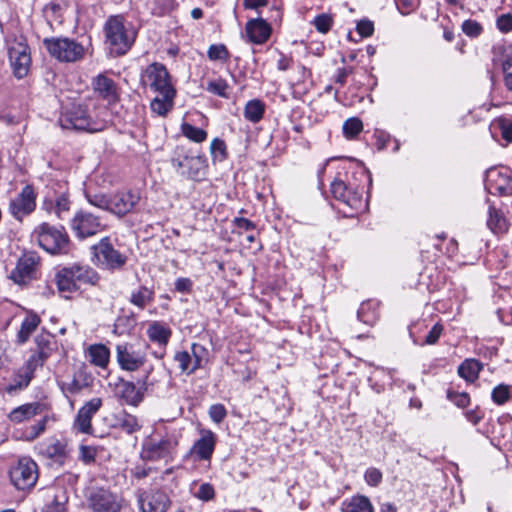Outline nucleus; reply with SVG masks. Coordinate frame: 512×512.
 Returning <instances> with one entry per match:
<instances>
[{
	"instance_id": "18",
	"label": "nucleus",
	"mask_w": 512,
	"mask_h": 512,
	"mask_svg": "<svg viewBox=\"0 0 512 512\" xmlns=\"http://www.w3.org/2000/svg\"><path fill=\"white\" fill-rule=\"evenodd\" d=\"M101 406L102 400L100 398H93L79 409L75 419V426L81 433L89 434L91 432L92 417Z\"/></svg>"
},
{
	"instance_id": "46",
	"label": "nucleus",
	"mask_w": 512,
	"mask_h": 512,
	"mask_svg": "<svg viewBox=\"0 0 512 512\" xmlns=\"http://www.w3.org/2000/svg\"><path fill=\"white\" fill-rule=\"evenodd\" d=\"M174 360L178 364V368L181 372L192 373L197 368H193V360L190 354L186 351L178 352L174 356Z\"/></svg>"
},
{
	"instance_id": "2",
	"label": "nucleus",
	"mask_w": 512,
	"mask_h": 512,
	"mask_svg": "<svg viewBox=\"0 0 512 512\" xmlns=\"http://www.w3.org/2000/svg\"><path fill=\"white\" fill-rule=\"evenodd\" d=\"M105 44L113 56L126 54L135 42L137 32L123 16H110L104 25Z\"/></svg>"
},
{
	"instance_id": "21",
	"label": "nucleus",
	"mask_w": 512,
	"mask_h": 512,
	"mask_svg": "<svg viewBox=\"0 0 512 512\" xmlns=\"http://www.w3.org/2000/svg\"><path fill=\"white\" fill-rule=\"evenodd\" d=\"M33 361H26L14 374L13 382L6 388L8 393L21 391L27 388L34 378L37 366L32 364Z\"/></svg>"
},
{
	"instance_id": "20",
	"label": "nucleus",
	"mask_w": 512,
	"mask_h": 512,
	"mask_svg": "<svg viewBox=\"0 0 512 512\" xmlns=\"http://www.w3.org/2000/svg\"><path fill=\"white\" fill-rule=\"evenodd\" d=\"M246 35L254 44L265 43L271 35V26L263 19H251L246 23Z\"/></svg>"
},
{
	"instance_id": "43",
	"label": "nucleus",
	"mask_w": 512,
	"mask_h": 512,
	"mask_svg": "<svg viewBox=\"0 0 512 512\" xmlns=\"http://www.w3.org/2000/svg\"><path fill=\"white\" fill-rule=\"evenodd\" d=\"M228 88L229 85L227 84V82L224 79L218 78L215 80L208 81L205 89L211 94L217 95L222 98H228Z\"/></svg>"
},
{
	"instance_id": "50",
	"label": "nucleus",
	"mask_w": 512,
	"mask_h": 512,
	"mask_svg": "<svg viewBox=\"0 0 512 512\" xmlns=\"http://www.w3.org/2000/svg\"><path fill=\"white\" fill-rule=\"evenodd\" d=\"M120 427L127 433L131 434L140 429V425L135 416L130 414H124L123 417L119 419Z\"/></svg>"
},
{
	"instance_id": "4",
	"label": "nucleus",
	"mask_w": 512,
	"mask_h": 512,
	"mask_svg": "<svg viewBox=\"0 0 512 512\" xmlns=\"http://www.w3.org/2000/svg\"><path fill=\"white\" fill-rule=\"evenodd\" d=\"M32 237L35 238L41 248L52 255H63L69 252L70 239L63 226H53L42 223L37 226Z\"/></svg>"
},
{
	"instance_id": "49",
	"label": "nucleus",
	"mask_w": 512,
	"mask_h": 512,
	"mask_svg": "<svg viewBox=\"0 0 512 512\" xmlns=\"http://www.w3.org/2000/svg\"><path fill=\"white\" fill-rule=\"evenodd\" d=\"M48 418L44 417L39 420L36 424L30 426L26 431V440L33 441L43 434L46 430Z\"/></svg>"
},
{
	"instance_id": "44",
	"label": "nucleus",
	"mask_w": 512,
	"mask_h": 512,
	"mask_svg": "<svg viewBox=\"0 0 512 512\" xmlns=\"http://www.w3.org/2000/svg\"><path fill=\"white\" fill-rule=\"evenodd\" d=\"M363 130V123L357 117L347 119L343 124V133L346 138L352 139Z\"/></svg>"
},
{
	"instance_id": "38",
	"label": "nucleus",
	"mask_w": 512,
	"mask_h": 512,
	"mask_svg": "<svg viewBox=\"0 0 512 512\" xmlns=\"http://www.w3.org/2000/svg\"><path fill=\"white\" fill-rule=\"evenodd\" d=\"M154 292L145 286L133 290L130 295V302L139 307H146L153 300Z\"/></svg>"
},
{
	"instance_id": "37",
	"label": "nucleus",
	"mask_w": 512,
	"mask_h": 512,
	"mask_svg": "<svg viewBox=\"0 0 512 512\" xmlns=\"http://www.w3.org/2000/svg\"><path fill=\"white\" fill-rule=\"evenodd\" d=\"M265 113V104L259 99H253L246 103L244 117L252 123H258Z\"/></svg>"
},
{
	"instance_id": "22",
	"label": "nucleus",
	"mask_w": 512,
	"mask_h": 512,
	"mask_svg": "<svg viewBox=\"0 0 512 512\" xmlns=\"http://www.w3.org/2000/svg\"><path fill=\"white\" fill-rule=\"evenodd\" d=\"M36 194L31 185H26L16 199L11 203L12 211L15 215H27L31 213L36 206Z\"/></svg>"
},
{
	"instance_id": "60",
	"label": "nucleus",
	"mask_w": 512,
	"mask_h": 512,
	"mask_svg": "<svg viewBox=\"0 0 512 512\" xmlns=\"http://www.w3.org/2000/svg\"><path fill=\"white\" fill-rule=\"evenodd\" d=\"M398 10L407 15L414 11L420 4V0H395Z\"/></svg>"
},
{
	"instance_id": "62",
	"label": "nucleus",
	"mask_w": 512,
	"mask_h": 512,
	"mask_svg": "<svg viewBox=\"0 0 512 512\" xmlns=\"http://www.w3.org/2000/svg\"><path fill=\"white\" fill-rule=\"evenodd\" d=\"M140 509L142 512H160L159 511V503L158 501H153L148 496L147 497H141L140 500Z\"/></svg>"
},
{
	"instance_id": "31",
	"label": "nucleus",
	"mask_w": 512,
	"mask_h": 512,
	"mask_svg": "<svg viewBox=\"0 0 512 512\" xmlns=\"http://www.w3.org/2000/svg\"><path fill=\"white\" fill-rule=\"evenodd\" d=\"M40 323L41 319L36 313L28 312L21 323L20 330L17 333V343L20 345L25 344Z\"/></svg>"
},
{
	"instance_id": "61",
	"label": "nucleus",
	"mask_w": 512,
	"mask_h": 512,
	"mask_svg": "<svg viewBox=\"0 0 512 512\" xmlns=\"http://www.w3.org/2000/svg\"><path fill=\"white\" fill-rule=\"evenodd\" d=\"M442 332H443V326L440 323H436L431 328V330L429 331L427 336L425 337L424 344H427V345L435 344L439 340Z\"/></svg>"
},
{
	"instance_id": "19",
	"label": "nucleus",
	"mask_w": 512,
	"mask_h": 512,
	"mask_svg": "<svg viewBox=\"0 0 512 512\" xmlns=\"http://www.w3.org/2000/svg\"><path fill=\"white\" fill-rule=\"evenodd\" d=\"M116 350L117 360L122 369L135 371L143 365V356L139 352H136L132 346L127 344L117 345Z\"/></svg>"
},
{
	"instance_id": "34",
	"label": "nucleus",
	"mask_w": 512,
	"mask_h": 512,
	"mask_svg": "<svg viewBox=\"0 0 512 512\" xmlns=\"http://www.w3.org/2000/svg\"><path fill=\"white\" fill-rule=\"evenodd\" d=\"M358 319L367 325H374L379 318L378 302L368 300L361 303L357 311Z\"/></svg>"
},
{
	"instance_id": "42",
	"label": "nucleus",
	"mask_w": 512,
	"mask_h": 512,
	"mask_svg": "<svg viewBox=\"0 0 512 512\" xmlns=\"http://www.w3.org/2000/svg\"><path fill=\"white\" fill-rule=\"evenodd\" d=\"M512 397V386L507 384H499L491 393L493 402L497 405H503Z\"/></svg>"
},
{
	"instance_id": "3",
	"label": "nucleus",
	"mask_w": 512,
	"mask_h": 512,
	"mask_svg": "<svg viewBox=\"0 0 512 512\" xmlns=\"http://www.w3.org/2000/svg\"><path fill=\"white\" fill-rule=\"evenodd\" d=\"M170 161L179 175L196 181L205 176L208 167L204 154L194 153L183 145L175 148Z\"/></svg>"
},
{
	"instance_id": "29",
	"label": "nucleus",
	"mask_w": 512,
	"mask_h": 512,
	"mask_svg": "<svg viewBox=\"0 0 512 512\" xmlns=\"http://www.w3.org/2000/svg\"><path fill=\"white\" fill-rule=\"evenodd\" d=\"M175 96L176 89L171 83V77L167 69L162 65V116L172 109Z\"/></svg>"
},
{
	"instance_id": "47",
	"label": "nucleus",
	"mask_w": 512,
	"mask_h": 512,
	"mask_svg": "<svg viewBox=\"0 0 512 512\" xmlns=\"http://www.w3.org/2000/svg\"><path fill=\"white\" fill-rule=\"evenodd\" d=\"M193 354V368H200L207 361L208 351L207 349L200 345L194 343L191 347Z\"/></svg>"
},
{
	"instance_id": "36",
	"label": "nucleus",
	"mask_w": 512,
	"mask_h": 512,
	"mask_svg": "<svg viewBox=\"0 0 512 512\" xmlns=\"http://www.w3.org/2000/svg\"><path fill=\"white\" fill-rule=\"evenodd\" d=\"M482 369V364L475 359H467L458 367V374L468 382H474Z\"/></svg>"
},
{
	"instance_id": "10",
	"label": "nucleus",
	"mask_w": 512,
	"mask_h": 512,
	"mask_svg": "<svg viewBox=\"0 0 512 512\" xmlns=\"http://www.w3.org/2000/svg\"><path fill=\"white\" fill-rule=\"evenodd\" d=\"M512 171L507 167L490 168L486 172L485 187L490 194L509 195L512 192Z\"/></svg>"
},
{
	"instance_id": "14",
	"label": "nucleus",
	"mask_w": 512,
	"mask_h": 512,
	"mask_svg": "<svg viewBox=\"0 0 512 512\" xmlns=\"http://www.w3.org/2000/svg\"><path fill=\"white\" fill-rule=\"evenodd\" d=\"M38 454L43 458L62 466L68 458L67 444L63 440L51 437L38 443Z\"/></svg>"
},
{
	"instance_id": "30",
	"label": "nucleus",
	"mask_w": 512,
	"mask_h": 512,
	"mask_svg": "<svg viewBox=\"0 0 512 512\" xmlns=\"http://www.w3.org/2000/svg\"><path fill=\"white\" fill-rule=\"evenodd\" d=\"M141 85L155 93L160 92V66L157 62L150 64L141 74Z\"/></svg>"
},
{
	"instance_id": "26",
	"label": "nucleus",
	"mask_w": 512,
	"mask_h": 512,
	"mask_svg": "<svg viewBox=\"0 0 512 512\" xmlns=\"http://www.w3.org/2000/svg\"><path fill=\"white\" fill-rule=\"evenodd\" d=\"M116 396L126 404L137 406L142 401V394L132 382L120 380L116 384Z\"/></svg>"
},
{
	"instance_id": "25",
	"label": "nucleus",
	"mask_w": 512,
	"mask_h": 512,
	"mask_svg": "<svg viewBox=\"0 0 512 512\" xmlns=\"http://www.w3.org/2000/svg\"><path fill=\"white\" fill-rule=\"evenodd\" d=\"M91 383V377L87 375L84 371L78 370L73 374L72 379L69 381H58V385L60 389L65 394H77L82 389L88 387Z\"/></svg>"
},
{
	"instance_id": "52",
	"label": "nucleus",
	"mask_w": 512,
	"mask_h": 512,
	"mask_svg": "<svg viewBox=\"0 0 512 512\" xmlns=\"http://www.w3.org/2000/svg\"><path fill=\"white\" fill-rule=\"evenodd\" d=\"M503 81L506 89L512 93V56L507 57L502 63Z\"/></svg>"
},
{
	"instance_id": "28",
	"label": "nucleus",
	"mask_w": 512,
	"mask_h": 512,
	"mask_svg": "<svg viewBox=\"0 0 512 512\" xmlns=\"http://www.w3.org/2000/svg\"><path fill=\"white\" fill-rule=\"evenodd\" d=\"M43 408L44 405L39 402L26 403L14 408L8 417L13 423H21L40 414Z\"/></svg>"
},
{
	"instance_id": "63",
	"label": "nucleus",
	"mask_w": 512,
	"mask_h": 512,
	"mask_svg": "<svg viewBox=\"0 0 512 512\" xmlns=\"http://www.w3.org/2000/svg\"><path fill=\"white\" fill-rule=\"evenodd\" d=\"M502 137L507 142H512V122L506 119H501L498 123Z\"/></svg>"
},
{
	"instance_id": "57",
	"label": "nucleus",
	"mask_w": 512,
	"mask_h": 512,
	"mask_svg": "<svg viewBox=\"0 0 512 512\" xmlns=\"http://www.w3.org/2000/svg\"><path fill=\"white\" fill-rule=\"evenodd\" d=\"M226 415V408L222 404H214L209 408V416L215 423L222 422Z\"/></svg>"
},
{
	"instance_id": "56",
	"label": "nucleus",
	"mask_w": 512,
	"mask_h": 512,
	"mask_svg": "<svg viewBox=\"0 0 512 512\" xmlns=\"http://www.w3.org/2000/svg\"><path fill=\"white\" fill-rule=\"evenodd\" d=\"M364 477L368 485L375 487L381 483L383 476L379 469L371 467L366 470Z\"/></svg>"
},
{
	"instance_id": "45",
	"label": "nucleus",
	"mask_w": 512,
	"mask_h": 512,
	"mask_svg": "<svg viewBox=\"0 0 512 512\" xmlns=\"http://www.w3.org/2000/svg\"><path fill=\"white\" fill-rule=\"evenodd\" d=\"M210 152L213 161L222 162L227 158L226 144L219 138H214L210 144Z\"/></svg>"
},
{
	"instance_id": "11",
	"label": "nucleus",
	"mask_w": 512,
	"mask_h": 512,
	"mask_svg": "<svg viewBox=\"0 0 512 512\" xmlns=\"http://www.w3.org/2000/svg\"><path fill=\"white\" fill-rule=\"evenodd\" d=\"M94 256L99 265L107 269H120L126 263V256L116 250L108 238H103L97 245L92 247Z\"/></svg>"
},
{
	"instance_id": "5",
	"label": "nucleus",
	"mask_w": 512,
	"mask_h": 512,
	"mask_svg": "<svg viewBox=\"0 0 512 512\" xmlns=\"http://www.w3.org/2000/svg\"><path fill=\"white\" fill-rule=\"evenodd\" d=\"M363 191V186L349 179L335 178L330 185L332 196L350 210L349 216L351 217L367 208V202L363 199Z\"/></svg>"
},
{
	"instance_id": "13",
	"label": "nucleus",
	"mask_w": 512,
	"mask_h": 512,
	"mask_svg": "<svg viewBox=\"0 0 512 512\" xmlns=\"http://www.w3.org/2000/svg\"><path fill=\"white\" fill-rule=\"evenodd\" d=\"M8 54L14 75L17 78L25 77L31 64L29 47L22 42H15L9 47Z\"/></svg>"
},
{
	"instance_id": "35",
	"label": "nucleus",
	"mask_w": 512,
	"mask_h": 512,
	"mask_svg": "<svg viewBox=\"0 0 512 512\" xmlns=\"http://www.w3.org/2000/svg\"><path fill=\"white\" fill-rule=\"evenodd\" d=\"M488 228L496 234L505 233L508 230V222L501 210L490 206L487 219Z\"/></svg>"
},
{
	"instance_id": "40",
	"label": "nucleus",
	"mask_w": 512,
	"mask_h": 512,
	"mask_svg": "<svg viewBox=\"0 0 512 512\" xmlns=\"http://www.w3.org/2000/svg\"><path fill=\"white\" fill-rule=\"evenodd\" d=\"M85 198L90 205L110 212L111 196L104 193H94L87 190L85 191Z\"/></svg>"
},
{
	"instance_id": "17",
	"label": "nucleus",
	"mask_w": 512,
	"mask_h": 512,
	"mask_svg": "<svg viewBox=\"0 0 512 512\" xmlns=\"http://www.w3.org/2000/svg\"><path fill=\"white\" fill-rule=\"evenodd\" d=\"M36 349L28 358L35 366L42 367L45 361L52 355L55 343L49 333H42L35 337Z\"/></svg>"
},
{
	"instance_id": "58",
	"label": "nucleus",
	"mask_w": 512,
	"mask_h": 512,
	"mask_svg": "<svg viewBox=\"0 0 512 512\" xmlns=\"http://www.w3.org/2000/svg\"><path fill=\"white\" fill-rule=\"evenodd\" d=\"M447 396L449 400H451L453 403H455L458 407L464 408L466 407L470 402V397L465 392H452L448 391Z\"/></svg>"
},
{
	"instance_id": "48",
	"label": "nucleus",
	"mask_w": 512,
	"mask_h": 512,
	"mask_svg": "<svg viewBox=\"0 0 512 512\" xmlns=\"http://www.w3.org/2000/svg\"><path fill=\"white\" fill-rule=\"evenodd\" d=\"M208 58L213 61L222 60L226 61L229 58V52L225 45L214 44L211 45L207 52Z\"/></svg>"
},
{
	"instance_id": "23",
	"label": "nucleus",
	"mask_w": 512,
	"mask_h": 512,
	"mask_svg": "<svg viewBox=\"0 0 512 512\" xmlns=\"http://www.w3.org/2000/svg\"><path fill=\"white\" fill-rule=\"evenodd\" d=\"M94 92L109 104L118 100L117 86L115 82L105 75H98L92 82Z\"/></svg>"
},
{
	"instance_id": "64",
	"label": "nucleus",
	"mask_w": 512,
	"mask_h": 512,
	"mask_svg": "<svg viewBox=\"0 0 512 512\" xmlns=\"http://www.w3.org/2000/svg\"><path fill=\"white\" fill-rule=\"evenodd\" d=\"M497 27L501 32L512 31V15L504 14L497 19Z\"/></svg>"
},
{
	"instance_id": "9",
	"label": "nucleus",
	"mask_w": 512,
	"mask_h": 512,
	"mask_svg": "<svg viewBox=\"0 0 512 512\" xmlns=\"http://www.w3.org/2000/svg\"><path fill=\"white\" fill-rule=\"evenodd\" d=\"M70 228L79 239L92 237L105 229L100 217L85 210L77 211L70 221Z\"/></svg>"
},
{
	"instance_id": "55",
	"label": "nucleus",
	"mask_w": 512,
	"mask_h": 512,
	"mask_svg": "<svg viewBox=\"0 0 512 512\" xmlns=\"http://www.w3.org/2000/svg\"><path fill=\"white\" fill-rule=\"evenodd\" d=\"M66 501L67 496L65 492H62L61 496L55 495L53 502L43 512H66Z\"/></svg>"
},
{
	"instance_id": "24",
	"label": "nucleus",
	"mask_w": 512,
	"mask_h": 512,
	"mask_svg": "<svg viewBox=\"0 0 512 512\" xmlns=\"http://www.w3.org/2000/svg\"><path fill=\"white\" fill-rule=\"evenodd\" d=\"M42 208L48 213L55 214L59 219H63L71 208V201L67 193H61L54 198H46Z\"/></svg>"
},
{
	"instance_id": "51",
	"label": "nucleus",
	"mask_w": 512,
	"mask_h": 512,
	"mask_svg": "<svg viewBox=\"0 0 512 512\" xmlns=\"http://www.w3.org/2000/svg\"><path fill=\"white\" fill-rule=\"evenodd\" d=\"M97 449L93 446L81 445L79 449V459L86 465L95 462Z\"/></svg>"
},
{
	"instance_id": "53",
	"label": "nucleus",
	"mask_w": 512,
	"mask_h": 512,
	"mask_svg": "<svg viewBox=\"0 0 512 512\" xmlns=\"http://www.w3.org/2000/svg\"><path fill=\"white\" fill-rule=\"evenodd\" d=\"M332 17L328 14H320L315 17L313 24L320 33H327L332 26Z\"/></svg>"
},
{
	"instance_id": "32",
	"label": "nucleus",
	"mask_w": 512,
	"mask_h": 512,
	"mask_svg": "<svg viewBox=\"0 0 512 512\" xmlns=\"http://www.w3.org/2000/svg\"><path fill=\"white\" fill-rule=\"evenodd\" d=\"M71 266L80 288L83 285H96L99 281L98 273L88 265L73 264Z\"/></svg>"
},
{
	"instance_id": "33",
	"label": "nucleus",
	"mask_w": 512,
	"mask_h": 512,
	"mask_svg": "<svg viewBox=\"0 0 512 512\" xmlns=\"http://www.w3.org/2000/svg\"><path fill=\"white\" fill-rule=\"evenodd\" d=\"M343 512H374L373 505L368 497L353 496L342 503Z\"/></svg>"
},
{
	"instance_id": "54",
	"label": "nucleus",
	"mask_w": 512,
	"mask_h": 512,
	"mask_svg": "<svg viewBox=\"0 0 512 512\" xmlns=\"http://www.w3.org/2000/svg\"><path fill=\"white\" fill-rule=\"evenodd\" d=\"M462 31L469 37H478L483 28L477 21L468 19L462 23Z\"/></svg>"
},
{
	"instance_id": "8",
	"label": "nucleus",
	"mask_w": 512,
	"mask_h": 512,
	"mask_svg": "<svg viewBox=\"0 0 512 512\" xmlns=\"http://www.w3.org/2000/svg\"><path fill=\"white\" fill-rule=\"evenodd\" d=\"M9 476L16 489L28 491L35 486L38 480V465L30 457H22L11 466Z\"/></svg>"
},
{
	"instance_id": "16",
	"label": "nucleus",
	"mask_w": 512,
	"mask_h": 512,
	"mask_svg": "<svg viewBox=\"0 0 512 512\" xmlns=\"http://www.w3.org/2000/svg\"><path fill=\"white\" fill-rule=\"evenodd\" d=\"M140 200L136 191L117 192L111 196L110 212L117 216H124L131 212Z\"/></svg>"
},
{
	"instance_id": "59",
	"label": "nucleus",
	"mask_w": 512,
	"mask_h": 512,
	"mask_svg": "<svg viewBox=\"0 0 512 512\" xmlns=\"http://www.w3.org/2000/svg\"><path fill=\"white\" fill-rule=\"evenodd\" d=\"M195 496L203 501L212 500L215 496L214 488L209 483H203L200 485L198 491L195 493Z\"/></svg>"
},
{
	"instance_id": "41",
	"label": "nucleus",
	"mask_w": 512,
	"mask_h": 512,
	"mask_svg": "<svg viewBox=\"0 0 512 512\" xmlns=\"http://www.w3.org/2000/svg\"><path fill=\"white\" fill-rule=\"evenodd\" d=\"M181 130L186 138L195 143H202L207 139V132L205 130L195 127L189 123H183Z\"/></svg>"
},
{
	"instance_id": "1",
	"label": "nucleus",
	"mask_w": 512,
	"mask_h": 512,
	"mask_svg": "<svg viewBox=\"0 0 512 512\" xmlns=\"http://www.w3.org/2000/svg\"><path fill=\"white\" fill-rule=\"evenodd\" d=\"M92 102L83 101L73 103L61 113L58 122L62 129L85 131L89 133L100 132L106 129L109 120L106 110L99 113L90 109Z\"/></svg>"
},
{
	"instance_id": "27",
	"label": "nucleus",
	"mask_w": 512,
	"mask_h": 512,
	"mask_svg": "<svg viewBox=\"0 0 512 512\" xmlns=\"http://www.w3.org/2000/svg\"><path fill=\"white\" fill-rule=\"evenodd\" d=\"M55 283L60 292H75L80 289L77 280L74 276L72 266H67L59 269L55 273Z\"/></svg>"
},
{
	"instance_id": "12",
	"label": "nucleus",
	"mask_w": 512,
	"mask_h": 512,
	"mask_svg": "<svg viewBox=\"0 0 512 512\" xmlns=\"http://www.w3.org/2000/svg\"><path fill=\"white\" fill-rule=\"evenodd\" d=\"M40 258L35 252L25 253L19 258L10 278L17 284L25 285L35 278Z\"/></svg>"
},
{
	"instance_id": "39",
	"label": "nucleus",
	"mask_w": 512,
	"mask_h": 512,
	"mask_svg": "<svg viewBox=\"0 0 512 512\" xmlns=\"http://www.w3.org/2000/svg\"><path fill=\"white\" fill-rule=\"evenodd\" d=\"M109 355L110 353L108 348L102 344L92 345L89 348V356L91 363L99 367H106V365L109 362Z\"/></svg>"
},
{
	"instance_id": "7",
	"label": "nucleus",
	"mask_w": 512,
	"mask_h": 512,
	"mask_svg": "<svg viewBox=\"0 0 512 512\" xmlns=\"http://www.w3.org/2000/svg\"><path fill=\"white\" fill-rule=\"evenodd\" d=\"M43 45L52 57L62 62L79 61L85 53L80 43L67 37L45 38Z\"/></svg>"
},
{
	"instance_id": "15",
	"label": "nucleus",
	"mask_w": 512,
	"mask_h": 512,
	"mask_svg": "<svg viewBox=\"0 0 512 512\" xmlns=\"http://www.w3.org/2000/svg\"><path fill=\"white\" fill-rule=\"evenodd\" d=\"M200 438L190 449V455L200 461H209L215 450L217 436L208 429H200Z\"/></svg>"
},
{
	"instance_id": "6",
	"label": "nucleus",
	"mask_w": 512,
	"mask_h": 512,
	"mask_svg": "<svg viewBox=\"0 0 512 512\" xmlns=\"http://www.w3.org/2000/svg\"><path fill=\"white\" fill-rule=\"evenodd\" d=\"M85 499L91 512H122L124 507V499L104 487H89L86 490Z\"/></svg>"
}]
</instances>
